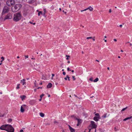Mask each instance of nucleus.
<instances>
[{
    "mask_svg": "<svg viewBox=\"0 0 132 132\" xmlns=\"http://www.w3.org/2000/svg\"><path fill=\"white\" fill-rule=\"evenodd\" d=\"M22 6V5L20 4H16L14 6L12 7V11L13 12H16L19 10Z\"/></svg>",
    "mask_w": 132,
    "mask_h": 132,
    "instance_id": "f257e3e1",
    "label": "nucleus"
},
{
    "mask_svg": "<svg viewBox=\"0 0 132 132\" xmlns=\"http://www.w3.org/2000/svg\"><path fill=\"white\" fill-rule=\"evenodd\" d=\"M21 16L20 13H16L14 15L13 20L16 22L18 21L21 19Z\"/></svg>",
    "mask_w": 132,
    "mask_h": 132,
    "instance_id": "f03ea898",
    "label": "nucleus"
},
{
    "mask_svg": "<svg viewBox=\"0 0 132 132\" xmlns=\"http://www.w3.org/2000/svg\"><path fill=\"white\" fill-rule=\"evenodd\" d=\"M7 129L6 131L8 132H14V129L12 125H10L7 124Z\"/></svg>",
    "mask_w": 132,
    "mask_h": 132,
    "instance_id": "7ed1b4c3",
    "label": "nucleus"
},
{
    "mask_svg": "<svg viewBox=\"0 0 132 132\" xmlns=\"http://www.w3.org/2000/svg\"><path fill=\"white\" fill-rule=\"evenodd\" d=\"M15 3V2L14 0H8L6 3L7 5L9 6H11L14 5Z\"/></svg>",
    "mask_w": 132,
    "mask_h": 132,
    "instance_id": "20e7f679",
    "label": "nucleus"
},
{
    "mask_svg": "<svg viewBox=\"0 0 132 132\" xmlns=\"http://www.w3.org/2000/svg\"><path fill=\"white\" fill-rule=\"evenodd\" d=\"M90 127H91V129L96 128L97 127V125L95 124L94 121H91V124H90L89 126Z\"/></svg>",
    "mask_w": 132,
    "mask_h": 132,
    "instance_id": "39448f33",
    "label": "nucleus"
},
{
    "mask_svg": "<svg viewBox=\"0 0 132 132\" xmlns=\"http://www.w3.org/2000/svg\"><path fill=\"white\" fill-rule=\"evenodd\" d=\"M9 11V8L7 6H5L3 9L2 14H3L5 13L8 12Z\"/></svg>",
    "mask_w": 132,
    "mask_h": 132,
    "instance_id": "423d86ee",
    "label": "nucleus"
},
{
    "mask_svg": "<svg viewBox=\"0 0 132 132\" xmlns=\"http://www.w3.org/2000/svg\"><path fill=\"white\" fill-rule=\"evenodd\" d=\"M7 124L3 125L0 127V129L2 130H6L7 129Z\"/></svg>",
    "mask_w": 132,
    "mask_h": 132,
    "instance_id": "0eeeda50",
    "label": "nucleus"
},
{
    "mask_svg": "<svg viewBox=\"0 0 132 132\" xmlns=\"http://www.w3.org/2000/svg\"><path fill=\"white\" fill-rule=\"evenodd\" d=\"M26 106H27L26 105L24 104L23 105L21 106L20 111L21 112L23 113L24 111V109L25 108Z\"/></svg>",
    "mask_w": 132,
    "mask_h": 132,
    "instance_id": "6e6552de",
    "label": "nucleus"
},
{
    "mask_svg": "<svg viewBox=\"0 0 132 132\" xmlns=\"http://www.w3.org/2000/svg\"><path fill=\"white\" fill-rule=\"evenodd\" d=\"M12 18V16L10 14H7L4 19V20L6 19H10Z\"/></svg>",
    "mask_w": 132,
    "mask_h": 132,
    "instance_id": "1a4fd4ad",
    "label": "nucleus"
},
{
    "mask_svg": "<svg viewBox=\"0 0 132 132\" xmlns=\"http://www.w3.org/2000/svg\"><path fill=\"white\" fill-rule=\"evenodd\" d=\"M36 102V101L35 100H32L30 101L29 102V103L32 105L35 104Z\"/></svg>",
    "mask_w": 132,
    "mask_h": 132,
    "instance_id": "9d476101",
    "label": "nucleus"
},
{
    "mask_svg": "<svg viewBox=\"0 0 132 132\" xmlns=\"http://www.w3.org/2000/svg\"><path fill=\"white\" fill-rule=\"evenodd\" d=\"M100 118V116L96 117L95 116L94 117L93 119L94 120L96 121H97L99 120V119Z\"/></svg>",
    "mask_w": 132,
    "mask_h": 132,
    "instance_id": "9b49d317",
    "label": "nucleus"
},
{
    "mask_svg": "<svg viewBox=\"0 0 132 132\" xmlns=\"http://www.w3.org/2000/svg\"><path fill=\"white\" fill-rule=\"evenodd\" d=\"M52 86V84L51 83H49L47 86V88H51Z\"/></svg>",
    "mask_w": 132,
    "mask_h": 132,
    "instance_id": "f8f14e48",
    "label": "nucleus"
},
{
    "mask_svg": "<svg viewBox=\"0 0 132 132\" xmlns=\"http://www.w3.org/2000/svg\"><path fill=\"white\" fill-rule=\"evenodd\" d=\"M132 118V116L130 117H127L123 120V121H125L128 119H130Z\"/></svg>",
    "mask_w": 132,
    "mask_h": 132,
    "instance_id": "ddd939ff",
    "label": "nucleus"
},
{
    "mask_svg": "<svg viewBox=\"0 0 132 132\" xmlns=\"http://www.w3.org/2000/svg\"><path fill=\"white\" fill-rule=\"evenodd\" d=\"M20 97L21 98L22 100L23 101L26 97V96L24 95H22L20 96Z\"/></svg>",
    "mask_w": 132,
    "mask_h": 132,
    "instance_id": "4468645a",
    "label": "nucleus"
},
{
    "mask_svg": "<svg viewBox=\"0 0 132 132\" xmlns=\"http://www.w3.org/2000/svg\"><path fill=\"white\" fill-rule=\"evenodd\" d=\"M107 113H106L105 114H104L102 116V117L103 118H105L106 117H108L109 116V115L108 116H107Z\"/></svg>",
    "mask_w": 132,
    "mask_h": 132,
    "instance_id": "2eb2a0df",
    "label": "nucleus"
},
{
    "mask_svg": "<svg viewBox=\"0 0 132 132\" xmlns=\"http://www.w3.org/2000/svg\"><path fill=\"white\" fill-rule=\"evenodd\" d=\"M77 120L78 121V123H81L82 122L81 120V119H78Z\"/></svg>",
    "mask_w": 132,
    "mask_h": 132,
    "instance_id": "dca6fc26",
    "label": "nucleus"
},
{
    "mask_svg": "<svg viewBox=\"0 0 132 132\" xmlns=\"http://www.w3.org/2000/svg\"><path fill=\"white\" fill-rule=\"evenodd\" d=\"M40 116L42 117H43L44 116V114L43 113L41 112L40 113Z\"/></svg>",
    "mask_w": 132,
    "mask_h": 132,
    "instance_id": "f3484780",
    "label": "nucleus"
},
{
    "mask_svg": "<svg viewBox=\"0 0 132 132\" xmlns=\"http://www.w3.org/2000/svg\"><path fill=\"white\" fill-rule=\"evenodd\" d=\"M98 78H96L95 80H93L94 82H96L98 81Z\"/></svg>",
    "mask_w": 132,
    "mask_h": 132,
    "instance_id": "a211bd4d",
    "label": "nucleus"
},
{
    "mask_svg": "<svg viewBox=\"0 0 132 132\" xmlns=\"http://www.w3.org/2000/svg\"><path fill=\"white\" fill-rule=\"evenodd\" d=\"M71 117L72 118H74L75 119L77 120L78 119V118H77V117L76 116H74V115L72 116H71Z\"/></svg>",
    "mask_w": 132,
    "mask_h": 132,
    "instance_id": "6ab92c4d",
    "label": "nucleus"
},
{
    "mask_svg": "<svg viewBox=\"0 0 132 132\" xmlns=\"http://www.w3.org/2000/svg\"><path fill=\"white\" fill-rule=\"evenodd\" d=\"M70 131L71 132H75V129L72 128L70 129Z\"/></svg>",
    "mask_w": 132,
    "mask_h": 132,
    "instance_id": "aec40b11",
    "label": "nucleus"
},
{
    "mask_svg": "<svg viewBox=\"0 0 132 132\" xmlns=\"http://www.w3.org/2000/svg\"><path fill=\"white\" fill-rule=\"evenodd\" d=\"M89 8H89V7L88 8H87V9H84V10H81V12H83L84 11H86V10H88V9L89 10Z\"/></svg>",
    "mask_w": 132,
    "mask_h": 132,
    "instance_id": "412c9836",
    "label": "nucleus"
},
{
    "mask_svg": "<svg viewBox=\"0 0 132 132\" xmlns=\"http://www.w3.org/2000/svg\"><path fill=\"white\" fill-rule=\"evenodd\" d=\"M43 14V13L41 11H39V12L38 13V16H39L40 15V14Z\"/></svg>",
    "mask_w": 132,
    "mask_h": 132,
    "instance_id": "4be33fe9",
    "label": "nucleus"
},
{
    "mask_svg": "<svg viewBox=\"0 0 132 132\" xmlns=\"http://www.w3.org/2000/svg\"><path fill=\"white\" fill-rule=\"evenodd\" d=\"M89 10L91 11H92L93 10V9L92 7H91L90 6H89Z\"/></svg>",
    "mask_w": 132,
    "mask_h": 132,
    "instance_id": "5701e85b",
    "label": "nucleus"
},
{
    "mask_svg": "<svg viewBox=\"0 0 132 132\" xmlns=\"http://www.w3.org/2000/svg\"><path fill=\"white\" fill-rule=\"evenodd\" d=\"M20 85V84H18L17 85V86L16 87V88L18 89H19L20 88L19 86Z\"/></svg>",
    "mask_w": 132,
    "mask_h": 132,
    "instance_id": "b1692460",
    "label": "nucleus"
},
{
    "mask_svg": "<svg viewBox=\"0 0 132 132\" xmlns=\"http://www.w3.org/2000/svg\"><path fill=\"white\" fill-rule=\"evenodd\" d=\"M12 121V119H8V122H10Z\"/></svg>",
    "mask_w": 132,
    "mask_h": 132,
    "instance_id": "393cba45",
    "label": "nucleus"
},
{
    "mask_svg": "<svg viewBox=\"0 0 132 132\" xmlns=\"http://www.w3.org/2000/svg\"><path fill=\"white\" fill-rule=\"evenodd\" d=\"M127 107H126V108L123 109H122V110H121V112H122V111H125V110H126L127 109Z\"/></svg>",
    "mask_w": 132,
    "mask_h": 132,
    "instance_id": "a878e982",
    "label": "nucleus"
},
{
    "mask_svg": "<svg viewBox=\"0 0 132 132\" xmlns=\"http://www.w3.org/2000/svg\"><path fill=\"white\" fill-rule=\"evenodd\" d=\"M95 115L97 116V117H99L100 116L99 114L98 113H96L95 114Z\"/></svg>",
    "mask_w": 132,
    "mask_h": 132,
    "instance_id": "bb28decb",
    "label": "nucleus"
},
{
    "mask_svg": "<svg viewBox=\"0 0 132 132\" xmlns=\"http://www.w3.org/2000/svg\"><path fill=\"white\" fill-rule=\"evenodd\" d=\"M92 38V37H87L86 38L87 39H91Z\"/></svg>",
    "mask_w": 132,
    "mask_h": 132,
    "instance_id": "cd10ccee",
    "label": "nucleus"
},
{
    "mask_svg": "<svg viewBox=\"0 0 132 132\" xmlns=\"http://www.w3.org/2000/svg\"><path fill=\"white\" fill-rule=\"evenodd\" d=\"M42 79H44V80H45L46 79V78H45V77L44 76H42Z\"/></svg>",
    "mask_w": 132,
    "mask_h": 132,
    "instance_id": "c85d7f7f",
    "label": "nucleus"
},
{
    "mask_svg": "<svg viewBox=\"0 0 132 132\" xmlns=\"http://www.w3.org/2000/svg\"><path fill=\"white\" fill-rule=\"evenodd\" d=\"M66 77L68 78V80L69 81L70 80V77L68 76V75H67Z\"/></svg>",
    "mask_w": 132,
    "mask_h": 132,
    "instance_id": "c756f323",
    "label": "nucleus"
},
{
    "mask_svg": "<svg viewBox=\"0 0 132 132\" xmlns=\"http://www.w3.org/2000/svg\"><path fill=\"white\" fill-rule=\"evenodd\" d=\"M88 129H89V131H90V130H91L92 129H91V127H90V126H89L88 128Z\"/></svg>",
    "mask_w": 132,
    "mask_h": 132,
    "instance_id": "7c9ffc66",
    "label": "nucleus"
},
{
    "mask_svg": "<svg viewBox=\"0 0 132 132\" xmlns=\"http://www.w3.org/2000/svg\"><path fill=\"white\" fill-rule=\"evenodd\" d=\"M44 95V94H42L40 95V98H42V97Z\"/></svg>",
    "mask_w": 132,
    "mask_h": 132,
    "instance_id": "2f4dec72",
    "label": "nucleus"
},
{
    "mask_svg": "<svg viewBox=\"0 0 132 132\" xmlns=\"http://www.w3.org/2000/svg\"><path fill=\"white\" fill-rule=\"evenodd\" d=\"M72 79H73V80H75L76 79V78H75V76H72Z\"/></svg>",
    "mask_w": 132,
    "mask_h": 132,
    "instance_id": "473e14b6",
    "label": "nucleus"
},
{
    "mask_svg": "<svg viewBox=\"0 0 132 132\" xmlns=\"http://www.w3.org/2000/svg\"><path fill=\"white\" fill-rule=\"evenodd\" d=\"M89 80L92 81H93V78H90L89 79Z\"/></svg>",
    "mask_w": 132,
    "mask_h": 132,
    "instance_id": "72a5a7b5",
    "label": "nucleus"
},
{
    "mask_svg": "<svg viewBox=\"0 0 132 132\" xmlns=\"http://www.w3.org/2000/svg\"><path fill=\"white\" fill-rule=\"evenodd\" d=\"M45 14V13H43V14H42L45 17H46Z\"/></svg>",
    "mask_w": 132,
    "mask_h": 132,
    "instance_id": "f704fd0d",
    "label": "nucleus"
},
{
    "mask_svg": "<svg viewBox=\"0 0 132 132\" xmlns=\"http://www.w3.org/2000/svg\"><path fill=\"white\" fill-rule=\"evenodd\" d=\"M29 22L30 23H31V24H32L34 25H35V23H33L32 22H31V21H30Z\"/></svg>",
    "mask_w": 132,
    "mask_h": 132,
    "instance_id": "c9c22d12",
    "label": "nucleus"
},
{
    "mask_svg": "<svg viewBox=\"0 0 132 132\" xmlns=\"http://www.w3.org/2000/svg\"><path fill=\"white\" fill-rule=\"evenodd\" d=\"M22 85H24V84H26V82L24 81H23L22 82Z\"/></svg>",
    "mask_w": 132,
    "mask_h": 132,
    "instance_id": "e433bc0d",
    "label": "nucleus"
},
{
    "mask_svg": "<svg viewBox=\"0 0 132 132\" xmlns=\"http://www.w3.org/2000/svg\"><path fill=\"white\" fill-rule=\"evenodd\" d=\"M44 13H46V11L45 9H44Z\"/></svg>",
    "mask_w": 132,
    "mask_h": 132,
    "instance_id": "4c0bfd02",
    "label": "nucleus"
},
{
    "mask_svg": "<svg viewBox=\"0 0 132 132\" xmlns=\"http://www.w3.org/2000/svg\"><path fill=\"white\" fill-rule=\"evenodd\" d=\"M65 74H66V73L65 72H63V74L64 75H65Z\"/></svg>",
    "mask_w": 132,
    "mask_h": 132,
    "instance_id": "58836bf2",
    "label": "nucleus"
},
{
    "mask_svg": "<svg viewBox=\"0 0 132 132\" xmlns=\"http://www.w3.org/2000/svg\"><path fill=\"white\" fill-rule=\"evenodd\" d=\"M1 59H2V61H4V58L3 57H2Z\"/></svg>",
    "mask_w": 132,
    "mask_h": 132,
    "instance_id": "ea45409f",
    "label": "nucleus"
},
{
    "mask_svg": "<svg viewBox=\"0 0 132 132\" xmlns=\"http://www.w3.org/2000/svg\"><path fill=\"white\" fill-rule=\"evenodd\" d=\"M25 58H28V56L27 55V56H25Z\"/></svg>",
    "mask_w": 132,
    "mask_h": 132,
    "instance_id": "a19ab883",
    "label": "nucleus"
},
{
    "mask_svg": "<svg viewBox=\"0 0 132 132\" xmlns=\"http://www.w3.org/2000/svg\"><path fill=\"white\" fill-rule=\"evenodd\" d=\"M54 123L55 124H57V123H58V122H57V121H55L54 122Z\"/></svg>",
    "mask_w": 132,
    "mask_h": 132,
    "instance_id": "79ce46f5",
    "label": "nucleus"
},
{
    "mask_svg": "<svg viewBox=\"0 0 132 132\" xmlns=\"http://www.w3.org/2000/svg\"><path fill=\"white\" fill-rule=\"evenodd\" d=\"M109 12L110 13H111L112 12L111 10V9H109Z\"/></svg>",
    "mask_w": 132,
    "mask_h": 132,
    "instance_id": "37998d69",
    "label": "nucleus"
},
{
    "mask_svg": "<svg viewBox=\"0 0 132 132\" xmlns=\"http://www.w3.org/2000/svg\"><path fill=\"white\" fill-rule=\"evenodd\" d=\"M68 126L70 129L72 128L69 125H68Z\"/></svg>",
    "mask_w": 132,
    "mask_h": 132,
    "instance_id": "c03bdc74",
    "label": "nucleus"
},
{
    "mask_svg": "<svg viewBox=\"0 0 132 132\" xmlns=\"http://www.w3.org/2000/svg\"><path fill=\"white\" fill-rule=\"evenodd\" d=\"M80 124V123H78V124H77V126H79Z\"/></svg>",
    "mask_w": 132,
    "mask_h": 132,
    "instance_id": "a18cd8bd",
    "label": "nucleus"
},
{
    "mask_svg": "<svg viewBox=\"0 0 132 132\" xmlns=\"http://www.w3.org/2000/svg\"><path fill=\"white\" fill-rule=\"evenodd\" d=\"M67 70L68 71H71V70H70L69 68H67Z\"/></svg>",
    "mask_w": 132,
    "mask_h": 132,
    "instance_id": "49530a36",
    "label": "nucleus"
},
{
    "mask_svg": "<svg viewBox=\"0 0 132 132\" xmlns=\"http://www.w3.org/2000/svg\"><path fill=\"white\" fill-rule=\"evenodd\" d=\"M66 56L67 57H70V56L69 55H66Z\"/></svg>",
    "mask_w": 132,
    "mask_h": 132,
    "instance_id": "de8ad7c7",
    "label": "nucleus"
},
{
    "mask_svg": "<svg viewBox=\"0 0 132 132\" xmlns=\"http://www.w3.org/2000/svg\"><path fill=\"white\" fill-rule=\"evenodd\" d=\"M25 80L24 79H23L22 80H21V81H24Z\"/></svg>",
    "mask_w": 132,
    "mask_h": 132,
    "instance_id": "09e8293b",
    "label": "nucleus"
},
{
    "mask_svg": "<svg viewBox=\"0 0 132 132\" xmlns=\"http://www.w3.org/2000/svg\"><path fill=\"white\" fill-rule=\"evenodd\" d=\"M122 24H120V25H119V27H121V28L122 27Z\"/></svg>",
    "mask_w": 132,
    "mask_h": 132,
    "instance_id": "8fccbe9b",
    "label": "nucleus"
},
{
    "mask_svg": "<svg viewBox=\"0 0 132 132\" xmlns=\"http://www.w3.org/2000/svg\"><path fill=\"white\" fill-rule=\"evenodd\" d=\"M114 41H115V42H116V41H117V40L116 39H114Z\"/></svg>",
    "mask_w": 132,
    "mask_h": 132,
    "instance_id": "3c124183",
    "label": "nucleus"
},
{
    "mask_svg": "<svg viewBox=\"0 0 132 132\" xmlns=\"http://www.w3.org/2000/svg\"><path fill=\"white\" fill-rule=\"evenodd\" d=\"M67 77H66V78H64V79L65 80H67Z\"/></svg>",
    "mask_w": 132,
    "mask_h": 132,
    "instance_id": "603ef678",
    "label": "nucleus"
},
{
    "mask_svg": "<svg viewBox=\"0 0 132 132\" xmlns=\"http://www.w3.org/2000/svg\"><path fill=\"white\" fill-rule=\"evenodd\" d=\"M63 12H64V13H65V14H66V13H66V12H64V10H63Z\"/></svg>",
    "mask_w": 132,
    "mask_h": 132,
    "instance_id": "864d4df0",
    "label": "nucleus"
},
{
    "mask_svg": "<svg viewBox=\"0 0 132 132\" xmlns=\"http://www.w3.org/2000/svg\"><path fill=\"white\" fill-rule=\"evenodd\" d=\"M42 88V87H38V88H37V89H39V88Z\"/></svg>",
    "mask_w": 132,
    "mask_h": 132,
    "instance_id": "5fc2aeb1",
    "label": "nucleus"
},
{
    "mask_svg": "<svg viewBox=\"0 0 132 132\" xmlns=\"http://www.w3.org/2000/svg\"><path fill=\"white\" fill-rule=\"evenodd\" d=\"M94 38H93V41H94L95 40V39H94Z\"/></svg>",
    "mask_w": 132,
    "mask_h": 132,
    "instance_id": "6e6d98bb",
    "label": "nucleus"
},
{
    "mask_svg": "<svg viewBox=\"0 0 132 132\" xmlns=\"http://www.w3.org/2000/svg\"><path fill=\"white\" fill-rule=\"evenodd\" d=\"M74 96L75 97H78L77 96V95H75V94H74Z\"/></svg>",
    "mask_w": 132,
    "mask_h": 132,
    "instance_id": "4d7b16f0",
    "label": "nucleus"
},
{
    "mask_svg": "<svg viewBox=\"0 0 132 132\" xmlns=\"http://www.w3.org/2000/svg\"><path fill=\"white\" fill-rule=\"evenodd\" d=\"M52 76L53 77L54 76V74H52Z\"/></svg>",
    "mask_w": 132,
    "mask_h": 132,
    "instance_id": "13d9d810",
    "label": "nucleus"
},
{
    "mask_svg": "<svg viewBox=\"0 0 132 132\" xmlns=\"http://www.w3.org/2000/svg\"><path fill=\"white\" fill-rule=\"evenodd\" d=\"M104 40L105 42H107V40L106 39H104Z\"/></svg>",
    "mask_w": 132,
    "mask_h": 132,
    "instance_id": "bf43d9fd",
    "label": "nucleus"
},
{
    "mask_svg": "<svg viewBox=\"0 0 132 132\" xmlns=\"http://www.w3.org/2000/svg\"><path fill=\"white\" fill-rule=\"evenodd\" d=\"M67 62L68 63H70V62L69 61H68Z\"/></svg>",
    "mask_w": 132,
    "mask_h": 132,
    "instance_id": "052dcab7",
    "label": "nucleus"
},
{
    "mask_svg": "<svg viewBox=\"0 0 132 132\" xmlns=\"http://www.w3.org/2000/svg\"><path fill=\"white\" fill-rule=\"evenodd\" d=\"M39 84L40 85H42V82H41Z\"/></svg>",
    "mask_w": 132,
    "mask_h": 132,
    "instance_id": "680f3d73",
    "label": "nucleus"
},
{
    "mask_svg": "<svg viewBox=\"0 0 132 132\" xmlns=\"http://www.w3.org/2000/svg\"><path fill=\"white\" fill-rule=\"evenodd\" d=\"M42 98H41L39 100V101H41L42 100Z\"/></svg>",
    "mask_w": 132,
    "mask_h": 132,
    "instance_id": "e2e57ef3",
    "label": "nucleus"
},
{
    "mask_svg": "<svg viewBox=\"0 0 132 132\" xmlns=\"http://www.w3.org/2000/svg\"><path fill=\"white\" fill-rule=\"evenodd\" d=\"M79 98L80 99H82V98L81 97H80V98Z\"/></svg>",
    "mask_w": 132,
    "mask_h": 132,
    "instance_id": "0e129e2a",
    "label": "nucleus"
},
{
    "mask_svg": "<svg viewBox=\"0 0 132 132\" xmlns=\"http://www.w3.org/2000/svg\"><path fill=\"white\" fill-rule=\"evenodd\" d=\"M96 61H97V62H99V61H98V60H96Z\"/></svg>",
    "mask_w": 132,
    "mask_h": 132,
    "instance_id": "69168bd1",
    "label": "nucleus"
},
{
    "mask_svg": "<svg viewBox=\"0 0 132 132\" xmlns=\"http://www.w3.org/2000/svg\"><path fill=\"white\" fill-rule=\"evenodd\" d=\"M107 68V69H108V70H109V67H108Z\"/></svg>",
    "mask_w": 132,
    "mask_h": 132,
    "instance_id": "338daca9",
    "label": "nucleus"
},
{
    "mask_svg": "<svg viewBox=\"0 0 132 132\" xmlns=\"http://www.w3.org/2000/svg\"><path fill=\"white\" fill-rule=\"evenodd\" d=\"M71 72H74V71L73 70H72L71 71Z\"/></svg>",
    "mask_w": 132,
    "mask_h": 132,
    "instance_id": "774afa93",
    "label": "nucleus"
}]
</instances>
